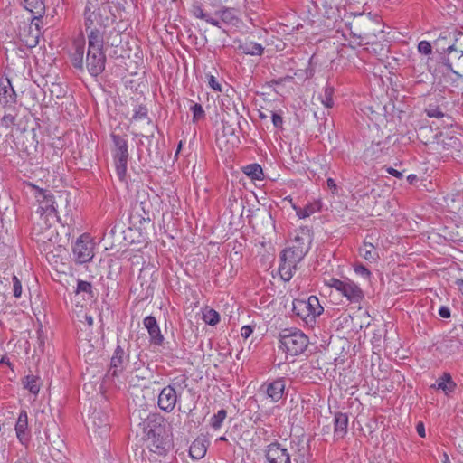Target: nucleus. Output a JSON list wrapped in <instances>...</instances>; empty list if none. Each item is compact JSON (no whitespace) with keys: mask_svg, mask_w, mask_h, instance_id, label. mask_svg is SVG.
I'll use <instances>...</instances> for the list:
<instances>
[{"mask_svg":"<svg viewBox=\"0 0 463 463\" xmlns=\"http://www.w3.org/2000/svg\"><path fill=\"white\" fill-rule=\"evenodd\" d=\"M230 98H226L221 100V113H218V117L221 118L220 126H217L216 129V139H215V154L218 162H222L228 169H232L230 165V159L232 158V124L230 122L229 105Z\"/></svg>","mask_w":463,"mask_h":463,"instance_id":"f257e3e1","label":"nucleus"},{"mask_svg":"<svg viewBox=\"0 0 463 463\" xmlns=\"http://www.w3.org/2000/svg\"><path fill=\"white\" fill-rule=\"evenodd\" d=\"M162 203L163 202L158 194H149L145 191L138 192L129 213L130 223L143 225L152 222L156 214L160 212Z\"/></svg>","mask_w":463,"mask_h":463,"instance_id":"f03ea898","label":"nucleus"},{"mask_svg":"<svg viewBox=\"0 0 463 463\" xmlns=\"http://www.w3.org/2000/svg\"><path fill=\"white\" fill-rule=\"evenodd\" d=\"M83 15L87 32L91 27L106 28L115 18L107 0H87Z\"/></svg>","mask_w":463,"mask_h":463,"instance_id":"7ed1b4c3","label":"nucleus"},{"mask_svg":"<svg viewBox=\"0 0 463 463\" xmlns=\"http://www.w3.org/2000/svg\"><path fill=\"white\" fill-rule=\"evenodd\" d=\"M165 420L160 415H152L145 427V442L146 448L153 453L163 455L167 450V441L165 439Z\"/></svg>","mask_w":463,"mask_h":463,"instance_id":"20e7f679","label":"nucleus"},{"mask_svg":"<svg viewBox=\"0 0 463 463\" xmlns=\"http://www.w3.org/2000/svg\"><path fill=\"white\" fill-rule=\"evenodd\" d=\"M330 288H335L342 296L345 297L351 304L358 305L357 313L348 314L349 318L362 317L370 316L366 308L360 306L361 301L364 298L362 288L350 279H338L331 278L327 282Z\"/></svg>","mask_w":463,"mask_h":463,"instance_id":"39448f33","label":"nucleus"},{"mask_svg":"<svg viewBox=\"0 0 463 463\" xmlns=\"http://www.w3.org/2000/svg\"><path fill=\"white\" fill-rule=\"evenodd\" d=\"M279 348L288 355L296 356L306 350L308 338L300 330L286 328L279 334Z\"/></svg>","mask_w":463,"mask_h":463,"instance_id":"423d86ee","label":"nucleus"},{"mask_svg":"<svg viewBox=\"0 0 463 463\" xmlns=\"http://www.w3.org/2000/svg\"><path fill=\"white\" fill-rule=\"evenodd\" d=\"M113 141V158L116 167V172L120 180H123L127 173V165L128 161V149L127 139L119 135L111 134Z\"/></svg>","mask_w":463,"mask_h":463,"instance_id":"0eeeda50","label":"nucleus"},{"mask_svg":"<svg viewBox=\"0 0 463 463\" xmlns=\"http://www.w3.org/2000/svg\"><path fill=\"white\" fill-rule=\"evenodd\" d=\"M109 279L110 278L109 276H107V278L100 277L97 285H93L92 283L86 280L78 279L75 294L81 295L85 300L92 301L99 298V287H100L103 291L102 295L108 297L109 295L110 288L109 283Z\"/></svg>","mask_w":463,"mask_h":463,"instance_id":"6e6552de","label":"nucleus"},{"mask_svg":"<svg viewBox=\"0 0 463 463\" xmlns=\"http://www.w3.org/2000/svg\"><path fill=\"white\" fill-rule=\"evenodd\" d=\"M181 394L182 387L177 385L176 383L164 387L158 395L157 403L159 408L165 412H171L174 411Z\"/></svg>","mask_w":463,"mask_h":463,"instance_id":"1a4fd4ad","label":"nucleus"},{"mask_svg":"<svg viewBox=\"0 0 463 463\" xmlns=\"http://www.w3.org/2000/svg\"><path fill=\"white\" fill-rule=\"evenodd\" d=\"M72 251L76 262L83 264L90 261L94 254L93 245L89 236L86 234L80 236L73 246Z\"/></svg>","mask_w":463,"mask_h":463,"instance_id":"9d476101","label":"nucleus"},{"mask_svg":"<svg viewBox=\"0 0 463 463\" xmlns=\"http://www.w3.org/2000/svg\"><path fill=\"white\" fill-rule=\"evenodd\" d=\"M106 56L103 51H88L86 68L91 76L97 77L105 70Z\"/></svg>","mask_w":463,"mask_h":463,"instance_id":"9b49d317","label":"nucleus"},{"mask_svg":"<svg viewBox=\"0 0 463 463\" xmlns=\"http://www.w3.org/2000/svg\"><path fill=\"white\" fill-rule=\"evenodd\" d=\"M266 458L269 463H290L291 454L279 442L269 444L266 449Z\"/></svg>","mask_w":463,"mask_h":463,"instance_id":"f8f14e48","label":"nucleus"},{"mask_svg":"<svg viewBox=\"0 0 463 463\" xmlns=\"http://www.w3.org/2000/svg\"><path fill=\"white\" fill-rule=\"evenodd\" d=\"M462 349V343L458 337H446L436 344V351L442 358H449L458 354Z\"/></svg>","mask_w":463,"mask_h":463,"instance_id":"ddd939ff","label":"nucleus"},{"mask_svg":"<svg viewBox=\"0 0 463 463\" xmlns=\"http://www.w3.org/2000/svg\"><path fill=\"white\" fill-rule=\"evenodd\" d=\"M463 34L461 32L442 31L439 37L434 41L433 45L438 52L446 53L449 50H453V44L458 41V35Z\"/></svg>","mask_w":463,"mask_h":463,"instance_id":"4468645a","label":"nucleus"},{"mask_svg":"<svg viewBox=\"0 0 463 463\" xmlns=\"http://www.w3.org/2000/svg\"><path fill=\"white\" fill-rule=\"evenodd\" d=\"M37 198L40 203L37 213H40L41 215L53 213L58 218L57 202L54 200L53 194L50 191L39 190Z\"/></svg>","mask_w":463,"mask_h":463,"instance_id":"2eb2a0df","label":"nucleus"},{"mask_svg":"<svg viewBox=\"0 0 463 463\" xmlns=\"http://www.w3.org/2000/svg\"><path fill=\"white\" fill-rule=\"evenodd\" d=\"M128 364V356L125 354L124 350L118 346L110 359L109 369L108 371V377H118L124 371Z\"/></svg>","mask_w":463,"mask_h":463,"instance_id":"dca6fc26","label":"nucleus"},{"mask_svg":"<svg viewBox=\"0 0 463 463\" xmlns=\"http://www.w3.org/2000/svg\"><path fill=\"white\" fill-rule=\"evenodd\" d=\"M14 430L18 441L22 445L27 446L31 439V429L28 423V415L25 411H20L15 422Z\"/></svg>","mask_w":463,"mask_h":463,"instance_id":"f3484780","label":"nucleus"},{"mask_svg":"<svg viewBox=\"0 0 463 463\" xmlns=\"http://www.w3.org/2000/svg\"><path fill=\"white\" fill-rule=\"evenodd\" d=\"M91 429L99 437H106L109 431L108 415L102 411H93L91 415Z\"/></svg>","mask_w":463,"mask_h":463,"instance_id":"a211bd4d","label":"nucleus"},{"mask_svg":"<svg viewBox=\"0 0 463 463\" xmlns=\"http://www.w3.org/2000/svg\"><path fill=\"white\" fill-rule=\"evenodd\" d=\"M290 449L291 458H293L294 463H311V455L309 453L308 446L304 441H292Z\"/></svg>","mask_w":463,"mask_h":463,"instance_id":"6ab92c4d","label":"nucleus"},{"mask_svg":"<svg viewBox=\"0 0 463 463\" xmlns=\"http://www.w3.org/2000/svg\"><path fill=\"white\" fill-rule=\"evenodd\" d=\"M156 270L153 267H146L140 269L139 276L137 278V283L143 289H146V294L142 298H148L153 294L154 285V274Z\"/></svg>","mask_w":463,"mask_h":463,"instance_id":"aec40b11","label":"nucleus"},{"mask_svg":"<svg viewBox=\"0 0 463 463\" xmlns=\"http://www.w3.org/2000/svg\"><path fill=\"white\" fill-rule=\"evenodd\" d=\"M233 50L238 51L241 54L259 55L263 53L264 48L261 44L253 43L252 41L233 39Z\"/></svg>","mask_w":463,"mask_h":463,"instance_id":"412c9836","label":"nucleus"},{"mask_svg":"<svg viewBox=\"0 0 463 463\" xmlns=\"http://www.w3.org/2000/svg\"><path fill=\"white\" fill-rule=\"evenodd\" d=\"M22 3L24 7L33 14L32 23L36 21L34 25L38 30V22L45 13L44 0H22Z\"/></svg>","mask_w":463,"mask_h":463,"instance_id":"4be33fe9","label":"nucleus"},{"mask_svg":"<svg viewBox=\"0 0 463 463\" xmlns=\"http://www.w3.org/2000/svg\"><path fill=\"white\" fill-rule=\"evenodd\" d=\"M74 52L71 55V62L74 68L83 71L84 69V52L85 41L83 37L74 40Z\"/></svg>","mask_w":463,"mask_h":463,"instance_id":"5701e85b","label":"nucleus"},{"mask_svg":"<svg viewBox=\"0 0 463 463\" xmlns=\"http://www.w3.org/2000/svg\"><path fill=\"white\" fill-rule=\"evenodd\" d=\"M101 28H89L88 33V51H103L104 32Z\"/></svg>","mask_w":463,"mask_h":463,"instance_id":"b1692460","label":"nucleus"},{"mask_svg":"<svg viewBox=\"0 0 463 463\" xmlns=\"http://www.w3.org/2000/svg\"><path fill=\"white\" fill-rule=\"evenodd\" d=\"M456 387L457 384L449 373H443L442 375L437 379L436 383L430 386L432 389L441 391L446 395L454 392Z\"/></svg>","mask_w":463,"mask_h":463,"instance_id":"393cba45","label":"nucleus"},{"mask_svg":"<svg viewBox=\"0 0 463 463\" xmlns=\"http://www.w3.org/2000/svg\"><path fill=\"white\" fill-rule=\"evenodd\" d=\"M307 253V248L306 246H290L282 250L280 258L288 260L291 263H299L306 254Z\"/></svg>","mask_w":463,"mask_h":463,"instance_id":"a878e982","label":"nucleus"},{"mask_svg":"<svg viewBox=\"0 0 463 463\" xmlns=\"http://www.w3.org/2000/svg\"><path fill=\"white\" fill-rule=\"evenodd\" d=\"M185 315L192 317L193 315L197 318L201 316V318H220L219 313L209 307H199L194 304V307L192 304L185 307Z\"/></svg>","mask_w":463,"mask_h":463,"instance_id":"bb28decb","label":"nucleus"},{"mask_svg":"<svg viewBox=\"0 0 463 463\" xmlns=\"http://www.w3.org/2000/svg\"><path fill=\"white\" fill-rule=\"evenodd\" d=\"M447 53L448 56L443 58L442 64L447 68L448 71H451L458 79H462L463 76L453 70V61H458L463 57V50L458 49L456 44H453V50H449Z\"/></svg>","mask_w":463,"mask_h":463,"instance_id":"cd10ccee","label":"nucleus"},{"mask_svg":"<svg viewBox=\"0 0 463 463\" xmlns=\"http://www.w3.org/2000/svg\"><path fill=\"white\" fill-rule=\"evenodd\" d=\"M284 390L285 380L279 378L267 385L266 393L273 402H278L282 398Z\"/></svg>","mask_w":463,"mask_h":463,"instance_id":"c85d7f7f","label":"nucleus"},{"mask_svg":"<svg viewBox=\"0 0 463 463\" xmlns=\"http://www.w3.org/2000/svg\"><path fill=\"white\" fill-rule=\"evenodd\" d=\"M16 101V94L10 81L6 85L0 84V104L4 107L12 106Z\"/></svg>","mask_w":463,"mask_h":463,"instance_id":"c756f323","label":"nucleus"},{"mask_svg":"<svg viewBox=\"0 0 463 463\" xmlns=\"http://www.w3.org/2000/svg\"><path fill=\"white\" fill-rule=\"evenodd\" d=\"M335 423V437L342 439L347 432L348 416L346 413L336 412L334 419Z\"/></svg>","mask_w":463,"mask_h":463,"instance_id":"7c9ffc66","label":"nucleus"},{"mask_svg":"<svg viewBox=\"0 0 463 463\" xmlns=\"http://www.w3.org/2000/svg\"><path fill=\"white\" fill-rule=\"evenodd\" d=\"M207 451V441L204 438L194 439L189 449V455L194 459L203 458Z\"/></svg>","mask_w":463,"mask_h":463,"instance_id":"2f4dec72","label":"nucleus"},{"mask_svg":"<svg viewBox=\"0 0 463 463\" xmlns=\"http://www.w3.org/2000/svg\"><path fill=\"white\" fill-rule=\"evenodd\" d=\"M144 324L149 333L151 341L155 345H161L164 340V337L161 334V331H160L159 326L156 323V320H144Z\"/></svg>","mask_w":463,"mask_h":463,"instance_id":"473e14b6","label":"nucleus"},{"mask_svg":"<svg viewBox=\"0 0 463 463\" xmlns=\"http://www.w3.org/2000/svg\"><path fill=\"white\" fill-rule=\"evenodd\" d=\"M298 263H291L288 260H284V258H280V263L279 266V271L280 277L285 281H289L293 277V274L297 269Z\"/></svg>","mask_w":463,"mask_h":463,"instance_id":"72a5a7b5","label":"nucleus"},{"mask_svg":"<svg viewBox=\"0 0 463 463\" xmlns=\"http://www.w3.org/2000/svg\"><path fill=\"white\" fill-rule=\"evenodd\" d=\"M307 305V315L308 317H311L312 318H316L317 317H319L323 311L324 308L320 305L319 299L316 296H310L307 300H305Z\"/></svg>","mask_w":463,"mask_h":463,"instance_id":"f704fd0d","label":"nucleus"},{"mask_svg":"<svg viewBox=\"0 0 463 463\" xmlns=\"http://www.w3.org/2000/svg\"><path fill=\"white\" fill-rule=\"evenodd\" d=\"M241 169L242 172L252 180L263 179V170L261 166L257 163L250 164L246 166H243Z\"/></svg>","mask_w":463,"mask_h":463,"instance_id":"c9c22d12","label":"nucleus"},{"mask_svg":"<svg viewBox=\"0 0 463 463\" xmlns=\"http://www.w3.org/2000/svg\"><path fill=\"white\" fill-rule=\"evenodd\" d=\"M236 235L233 250L234 255H240V259L244 256L246 251V238L241 232H233V236Z\"/></svg>","mask_w":463,"mask_h":463,"instance_id":"e433bc0d","label":"nucleus"},{"mask_svg":"<svg viewBox=\"0 0 463 463\" xmlns=\"http://www.w3.org/2000/svg\"><path fill=\"white\" fill-rule=\"evenodd\" d=\"M359 252L361 256L369 261H374L379 257L374 246L372 243L366 241H364L363 246L360 247Z\"/></svg>","mask_w":463,"mask_h":463,"instance_id":"4c0bfd02","label":"nucleus"},{"mask_svg":"<svg viewBox=\"0 0 463 463\" xmlns=\"http://www.w3.org/2000/svg\"><path fill=\"white\" fill-rule=\"evenodd\" d=\"M23 384L33 394L36 395L40 391V379L37 376H25L23 380Z\"/></svg>","mask_w":463,"mask_h":463,"instance_id":"58836bf2","label":"nucleus"},{"mask_svg":"<svg viewBox=\"0 0 463 463\" xmlns=\"http://www.w3.org/2000/svg\"><path fill=\"white\" fill-rule=\"evenodd\" d=\"M294 209L296 210L297 215L300 219H305L309 217L311 214L318 212L320 210V206L318 205V203H308L303 208L294 206Z\"/></svg>","mask_w":463,"mask_h":463,"instance_id":"ea45409f","label":"nucleus"},{"mask_svg":"<svg viewBox=\"0 0 463 463\" xmlns=\"http://www.w3.org/2000/svg\"><path fill=\"white\" fill-rule=\"evenodd\" d=\"M193 14L195 17L200 18V19H204L207 23L220 27L219 20L213 18L208 14L204 13L201 6L194 5L193 6Z\"/></svg>","mask_w":463,"mask_h":463,"instance_id":"a19ab883","label":"nucleus"},{"mask_svg":"<svg viewBox=\"0 0 463 463\" xmlns=\"http://www.w3.org/2000/svg\"><path fill=\"white\" fill-rule=\"evenodd\" d=\"M333 95L334 87L329 84H326L321 95V101L325 107L332 108L334 106Z\"/></svg>","mask_w":463,"mask_h":463,"instance_id":"79ce46f5","label":"nucleus"},{"mask_svg":"<svg viewBox=\"0 0 463 463\" xmlns=\"http://www.w3.org/2000/svg\"><path fill=\"white\" fill-rule=\"evenodd\" d=\"M305 300L297 299L293 302V312L299 318H308L307 309Z\"/></svg>","mask_w":463,"mask_h":463,"instance_id":"37998d69","label":"nucleus"},{"mask_svg":"<svg viewBox=\"0 0 463 463\" xmlns=\"http://www.w3.org/2000/svg\"><path fill=\"white\" fill-rule=\"evenodd\" d=\"M216 19L229 24L232 21V11L228 7L219 9L215 12Z\"/></svg>","mask_w":463,"mask_h":463,"instance_id":"c03bdc74","label":"nucleus"},{"mask_svg":"<svg viewBox=\"0 0 463 463\" xmlns=\"http://www.w3.org/2000/svg\"><path fill=\"white\" fill-rule=\"evenodd\" d=\"M226 418V411L224 410H220L216 414H214L211 419V424L214 429H219L224 419Z\"/></svg>","mask_w":463,"mask_h":463,"instance_id":"a18cd8bd","label":"nucleus"},{"mask_svg":"<svg viewBox=\"0 0 463 463\" xmlns=\"http://www.w3.org/2000/svg\"><path fill=\"white\" fill-rule=\"evenodd\" d=\"M190 110L193 112V121H198L204 118L205 113L201 104L195 103L191 106Z\"/></svg>","mask_w":463,"mask_h":463,"instance_id":"49530a36","label":"nucleus"},{"mask_svg":"<svg viewBox=\"0 0 463 463\" xmlns=\"http://www.w3.org/2000/svg\"><path fill=\"white\" fill-rule=\"evenodd\" d=\"M148 118L147 109L145 105H137L134 109L133 120Z\"/></svg>","mask_w":463,"mask_h":463,"instance_id":"de8ad7c7","label":"nucleus"},{"mask_svg":"<svg viewBox=\"0 0 463 463\" xmlns=\"http://www.w3.org/2000/svg\"><path fill=\"white\" fill-rule=\"evenodd\" d=\"M291 246H306L308 251L310 249V241L308 240L307 234L303 233V236L297 235Z\"/></svg>","mask_w":463,"mask_h":463,"instance_id":"09e8293b","label":"nucleus"},{"mask_svg":"<svg viewBox=\"0 0 463 463\" xmlns=\"http://www.w3.org/2000/svg\"><path fill=\"white\" fill-rule=\"evenodd\" d=\"M426 113L430 118H442L444 116V113L442 112L441 109L435 105H430L426 109Z\"/></svg>","mask_w":463,"mask_h":463,"instance_id":"8fccbe9b","label":"nucleus"},{"mask_svg":"<svg viewBox=\"0 0 463 463\" xmlns=\"http://www.w3.org/2000/svg\"><path fill=\"white\" fill-rule=\"evenodd\" d=\"M418 52L424 55H429L432 52V46L428 41H420L417 46Z\"/></svg>","mask_w":463,"mask_h":463,"instance_id":"3c124183","label":"nucleus"},{"mask_svg":"<svg viewBox=\"0 0 463 463\" xmlns=\"http://www.w3.org/2000/svg\"><path fill=\"white\" fill-rule=\"evenodd\" d=\"M354 271L356 274H358L365 279H369L371 276V271L363 264L355 265Z\"/></svg>","mask_w":463,"mask_h":463,"instance_id":"603ef678","label":"nucleus"},{"mask_svg":"<svg viewBox=\"0 0 463 463\" xmlns=\"http://www.w3.org/2000/svg\"><path fill=\"white\" fill-rule=\"evenodd\" d=\"M14 283V296L15 298H20L22 295V284L16 276L13 277Z\"/></svg>","mask_w":463,"mask_h":463,"instance_id":"864d4df0","label":"nucleus"},{"mask_svg":"<svg viewBox=\"0 0 463 463\" xmlns=\"http://www.w3.org/2000/svg\"><path fill=\"white\" fill-rule=\"evenodd\" d=\"M271 119H272V123L275 128H282L283 118L279 114L271 111Z\"/></svg>","mask_w":463,"mask_h":463,"instance_id":"5fc2aeb1","label":"nucleus"},{"mask_svg":"<svg viewBox=\"0 0 463 463\" xmlns=\"http://www.w3.org/2000/svg\"><path fill=\"white\" fill-rule=\"evenodd\" d=\"M15 117L11 114H5L2 118V124L6 128L14 124Z\"/></svg>","mask_w":463,"mask_h":463,"instance_id":"6e6d98bb","label":"nucleus"},{"mask_svg":"<svg viewBox=\"0 0 463 463\" xmlns=\"http://www.w3.org/2000/svg\"><path fill=\"white\" fill-rule=\"evenodd\" d=\"M208 83L210 85V87L212 89H213L214 90H219L221 91L222 90V86L221 84L215 80L214 76L213 75H209L208 76Z\"/></svg>","mask_w":463,"mask_h":463,"instance_id":"4d7b16f0","label":"nucleus"},{"mask_svg":"<svg viewBox=\"0 0 463 463\" xmlns=\"http://www.w3.org/2000/svg\"><path fill=\"white\" fill-rule=\"evenodd\" d=\"M252 327L250 326H244L241 327V335L243 338H248L252 333Z\"/></svg>","mask_w":463,"mask_h":463,"instance_id":"13d9d810","label":"nucleus"},{"mask_svg":"<svg viewBox=\"0 0 463 463\" xmlns=\"http://www.w3.org/2000/svg\"><path fill=\"white\" fill-rule=\"evenodd\" d=\"M439 314L443 318H449L450 317V310L448 307L442 306L439 308Z\"/></svg>","mask_w":463,"mask_h":463,"instance_id":"bf43d9fd","label":"nucleus"},{"mask_svg":"<svg viewBox=\"0 0 463 463\" xmlns=\"http://www.w3.org/2000/svg\"><path fill=\"white\" fill-rule=\"evenodd\" d=\"M416 430H417V433L419 434V436H420L421 438H424L426 436L425 428H424V425L422 422H419L417 424Z\"/></svg>","mask_w":463,"mask_h":463,"instance_id":"052dcab7","label":"nucleus"},{"mask_svg":"<svg viewBox=\"0 0 463 463\" xmlns=\"http://www.w3.org/2000/svg\"><path fill=\"white\" fill-rule=\"evenodd\" d=\"M387 173H389L390 175H392V176L397 177V178L402 177V173L392 168V167L387 168Z\"/></svg>","mask_w":463,"mask_h":463,"instance_id":"680f3d73","label":"nucleus"},{"mask_svg":"<svg viewBox=\"0 0 463 463\" xmlns=\"http://www.w3.org/2000/svg\"><path fill=\"white\" fill-rule=\"evenodd\" d=\"M239 24H241V21L238 18L233 16V24H232L233 33L236 31L243 33V31L241 29V25Z\"/></svg>","mask_w":463,"mask_h":463,"instance_id":"e2e57ef3","label":"nucleus"},{"mask_svg":"<svg viewBox=\"0 0 463 463\" xmlns=\"http://www.w3.org/2000/svg\"><path fill=\"white\" fill-rule=\"evenodd\" d=\"M326 184H327V186L329 188L334 189V190L336 189V184H335V180L333 178H328L326 180Z\"/></svg>","mask_w":463,"mask_h":463,"instance_id":"0e129e2a","label":"nucleus"},{"mask_svg":"<svg viewBox=\"0 0 463 463\" xmlns=\"http://www.w3.org/2000/svg\"><path fill=\"white\" fill-rule=\"evenodd\" d=\"M236 207L237 210H242L243 209V202H238L237 200H233V209Z\"/></svg>","mask_w":463,"mask_h":463,"instance_id":"69168bd1","label":"nucleus"},{"mask_svg":"<svg viewBox=\"0 0 463 463\" xmlns=\"http://www.w3.org/2000/svg\"><path fill=\"white\" fill-rule=\"evenodd\" d=\"M407 180L410 184H413L414 181L417 180V175H413V174H411L407 176Z\"/></svg>","mask_w":463,"mask_h":463,"instance_id":"338daca9","label":"nucleus"},{"mask_svg":"<svg viewBox=\"0 0 463 463\" xmlns=\"http://www.w3.org/2000/svg\"><path fill=\"white\" fill-rule=\"evenodd\" d=\"M456 284H457V286H458V290H459V291L462 293V295H463V279H458V280L456 281Z\"/></svg>","mask_w":463,"mask_h":463,"instance_id":"774afa93","label":"nucleus"}]
</instances>
